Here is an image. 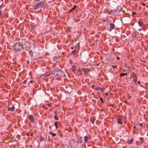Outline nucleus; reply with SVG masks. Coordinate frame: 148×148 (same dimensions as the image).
<instances>
[{
  "instance_id": "obj_36",
  "label": "nucleus",
  "mask_w": 148,
  "mask_h": 148,
  "mask_svg": "<svg viewBox=\"0 0 148 148\" xmlns=\"http://www.w3.org/2000/svg\"><path fill=\"white\" fill-rule=\"evenodd\" d=\"M33 27H34V26H33V25H31V27L32 29L33 28Z\"/></svg>"
},
{
  "instance_id": "obj_46",
  "label": "nucleus",
  "mask_w": 148,
  "mask_h": 148,
  "mask_svg": "<svg viewBox=\"0 0 148 148\" xmlns=\"http://www.w3.org/2000/svg\"><path fill=\"white\" fill-rule=\"evenodd\" d=\"M29 61H27V63H29Z\"/></svg>"
},
{
  "instance_id": "obj_4",
  "label": "nucleus",
  "mask_w": 148,
  "mask_h": 148,
  "mask_svg": "<svg viewBox=\"0 0 148 148\" xmlns=\"http://www.w3.org/2000/svg\"><path fill=\"white\" fill-rule=\"evenodd\" d=\"M123 121L122 116H119L118 117L117 119V122L118 123L121 124Z\"/></svg>"
},
{
  "instance_id": "obj_39",
  "label": "nucleus",
  "mask_w": 148,
  "mask_h": 148,
  "mask_svg": "<svg viewBox=\"0 0 148 148\" xmlns=\"http://www.w3.org/2000/svg\"><path fill=\"white\" fill-rule=\"evenodd\" d=\"M1 10H0V16H1Z\"/></svg>"
},
{
  "instance_id": "obj_17",
  "label": "nucleus",
  "mask_w": 148,
  "mask_h": 148,
  "mask_svg": "<svg viewBox=\"0 0 148 148\" xmlns=\"http://www.w3.org/2000/svg\"><path fill=\"white\" fill-rule=\"evenodd\" d=\"M140 140V143H142L143 142V138L142 137H140L139 138Z\"/></svg>"
},
{
  "instance_id": "obj_48",
  "label": "nucleus",
  "mask_w": 148,
  "mask_h": 148,
  "mask_svg": "<svg viewBox=\"0 0 148 148\" xmlns=\"http://www.w3.org/2000/svg\"><path fill=\"white\" fill-rule=\"evenodd\" d=\"M143 5H145V4H143Z\"/></svg>"
},
{
  "instance_id": "obj_9",
  "label": "nucleus",
  "mask_w": 148,
  "mask_h": 148,
  "mask_svg": "<svg viewBox=\"0 0 148 148\" xmlns=\"http://www.w3.org/2000/svg\"><path fill=\"white\" fill-rule=\"evenodd\" d=\"M133 141V139L131 138V139L128 140L127 142L129 144H132Z\"/></svg>"
},
{
  "instance_id": "obj_23",
  "label": "nucleus",
  "mask_w": 148,
  "mask_h": 148,
  "mask_svg": "<svg viewBox=\"0 0 148 148\" xmlns=\"http://www.w3.org/2000/svg\"><path fill=\"white\" fill-rule=\"evenodd\" d=\"M43 5H44V7H43V8H46L47 6V5L45 3H44Z\"/></svg>"
},
{
  "instance_id": "obj_20",
  "label": "nucleus",
  "mask_w": 148,
  "mask_h": 148,
  "mask_svg": "<svg viewBox=\"0 0 148 148\" xmlns=\"http://www.w3.org/2000/svg\"><path fill=\"white\" fill-rule=\"evenodd\" d=\"M137 81V77H134V79H133V82L134 83H135Z\"/></svg>"
},
{
  "instance_id": "obj_29",
  "label": "nucleus",
  "mask_w": 148,
  "mask_h": 148,
  "mask_svg": "<svg viewBox=\"0 0 148 148\" xmlns=\"http://www.w3.org/2000/svg\"><path fill=\"white\" fill-rule=\"evenodd\" d=\"M132 75L133 76H134V77H136V75L134 73H133Z\"/></svg>"
},
{
  "instance_id": "obj_25",
  "label": "nucleus",
  "mask_w": 148,
  "mask_h": 148,
  "mask_svg": "<svg viewBox=\"0 0 148 148\" xmlns=\"http://www.w3.org/2000/svg\"><path fill=\"white\" fill-rule=\"evenodd\" d=\"M44 140V138L43 137H42V136L40 137V140L41 141H43Z\"/></svg>"
},
{
  "instance_id": "obj_49",
  "label": "nucleus",
  "mask_w": 148,
  "mask_h": 148,
  "mask_svg": "<svg viewBox=\"0 0 148 148\" xmlns=\"http://www.w3.org/2000/svg\"><path fill=\"white\" fill-rule=\"evenodd\" d=\"M71 49H73V47H72V48H71Z\"/></svg>"
},
{
  "instance_id": "obj_13",
  "label": "nucleus",
  "mask_w": 148,
  "mask_h": 148,
  "mask_svg": "<svg viewBox=\"0 0 148 148\" xmlns=\"http://www.w3.org/2000/svg\"><path fill=\"white\" fill-rule=\"evenodd\" d=\"M84 140L85 142H87L88 141V138L86 136H85L84 137Z\"/></svg>"
},
{
  "instance_id": "obj_11",
  "label": "nucleus",
  "mask_w": 148,
  "mask_h": 148,
  "mask_svg": "<svg viewBox=\"0 0 148 148\" xmlns=\"http://www.w3.org/2000/svg\"><path fill=\"white\" fill-rule=\"evenodd\" d=\"M76 69V67L75 65H73L71 68L72 71H75Z\"/></svg>"
},
{
  "instance_id": "obj_10",
  "label": "nucleus",
  "mask_w": 148,
  "mask_h": 148,
  "mask_svg": "<svg viewBox=\"0 0 148 148\" xmlns=\"http://www.w3.org/2000/svg\"><path fill=\"white\" fill-rule=\"evenodd\" d=\"M44 3L42 1H41L39 3L40 5V7H41V8H42L43 7H44Z\"/></svg>"
},
{
  "instance_id": "obj_3",
  "label": "nucleus",
  "mask_w": 148,
  "mask_h": 148,
  "mask_svg": "<svg viewBox=\"0 0 148 148\" xmlns=\"http://www.w3.org/2000/svg\"><path fill=\"white\" fill-rule=\"evenodd\" d=\"M52 73L51 71L47 72L45 74L41 75L40 78L43 79H44L45 77H49Z\"/></svg>"
},
{
  "instance_id": "obj_35",
  "label": "nucleus",
  "mask_w": 148,
  "mask_h": 148,
  "mask_svg": "<svg viewBox=\"0 0 148 148\" xmlns=\"http://www.w3.org/2000/svg\"><path fill=\"white\" fill-rule=\"evenodd\" d=\"M138 125H140V126H142V124L141 123V124L139 123L137 125L138 126Z\"/></svg>"
},
{
  "instance_id": "obj_18",
  "label": "nucleus",
  "mask_w": 148,
  "mask_h": 148,
  "mask_svg": "<svg viewBox=\"0 0 148 148\" xmlns=\"http://www.w3.org/2000/svg\"><path fill=\"white\" fill-rule=\"evenodd\" d=\"M82 70L84 71V73H86L87 69H86L85 68H83L82 69Z\"/></svg>"
},
{
  "instance_id": "obj_31",
  "label": "nucleus",
  "mask_w": 148,
  "mask_h": 148,
  "mask_svg": "<svg viewBox=\"0 0 148 148\" xmlns=\"http://www.w3.org/2000/svg\"><path fill=\"white\" fill-rule=\"evenodd\" d=\"M90 71V69H87L86 72V73L87 74V72L89 71Z\"/></svg>"
},
{
  "instance_id": "obj_24",
  "label": "nucleus",
  "mask_w": 148,
  "mask_h": 148,
  "mask_svg": "<svg viewBox=\"0 0 148 148\" xmlns=\"http://www.w3.org/2000/svg\"><path fill=\"white\" fill-rule=\"evenodd\" d=\"M54 119L56 120H57L58 119V116L57 115H56L54 116Z\"/></svg>"
},
{
  "instance_id": "obj_15",
  "label": "nucleus",
  "mask_w": 148,
  "mask_h": 148,
  "mask_svg": "<svg viewBox=\"0 0 148 148\" xmlns=\"http://www.w3.org/2000/svg\"><path fill=\"white\" fill-rule=\"evenodd\" d=\"M90 120L91 122L92 123H93L94 122V117H91V118H90Z\"/></svg>"
},
{
  "instance_id": "obj_26",
  "label": "nucleus",
  "mask_w": 148,
  "mask_h": 148,
  "mask_svg": "<svg viewBox=\"0 0 148 148\" xmlns=\"http://www.w3.org/2000/svg\"><path fill=\"white\" fill-rule=\"evenodd\" d=\"M76 5H75L73 8L72 9V10H70L69 11V12H70L71 11H72V10H75V9L76 8Z\"/></svg>"
},
{
  "instance_id": "obj_41",
  "label": "nucleus",
  "mask_w": 148,
  "mask_h": 148,
  "mask_svg": "<svg viewBox=\"0 0 148 148\" xmlns=\"http://www.w3.org/2000/svg\"><path fill=\"white\" fill-rule=\"evenodd\" d=\"M32 82H33V81H30V82H31V83H32Z\"/></svg>"
},
{
  "instance_id": "obj_40",
  "label": "nucleus",
  "mask_w": 148,
  "mask_h": 148,
  "mask_svg": "<svg viewBox=\"0 0 148 148\" xmlns=\"http://www.w3.org/2000/svg\"><path fill=\"white\" fill-rule=\"evenodd\" d=\"M117 59H118V60H119V58L118 57H117Z\"/></svg>"
},
{
  "instance_id": "obj_32",
  "label": "nucleus",
  "mask_w": 148,
  "mask_h": 148,
  "mask_svg": "<svg viewBox=\"0 0 148 148\" xmlns=\"http://www.w3.org/2000/svg\"><path fill=\"white\" fill-rule=\"evenodd\" d=\"M99 89H100V88L99 87L96 88H95V90H99Z\"/></svg>"
},
{
  "instance_id": "obj_19",
  "label": "nucleus",
  "mask_w": 148,
  "mask_h": 148,
  "mask_svg": "<svg viewBox=\"0 0 148 148\" xmlns=\"http://www.w3.org/2000/svg\"><path fill=\"white\" fill-rule=\"evenodd\" d=\"M138 24L140 26H142L143 25V23H141L140 21H138Z\"/></svg>"
},
{
  "instance_id": "obj_7",
  "label": "nucleus",
  "mask_w": 148,
  "mask_h": 148,
  "mask_svg": "<svg viewBox=\"0 0 148 148\" xmlns=\"http://www.w3.org/2000/svg\"><path fill=\"white\" fill-rule=\"evenodd\" d=\"M29 119L32 122H33L34 121L33 117L32 115H30L29 117Z\"/></svg>"
},
{
  "instance_id": "obj_42",
  "label": "nucleus",
  "mask_w": 148,
  "mask_h": 148,
  "mask_svg": "<svg viewBox=\"0 0 148 148\" xmlns=\"http://www.w3.org/2000/svg\"><path fill=\"white\" fill-rule=\"evenodd\" d=\"M138 84H139V83H140V82H139V81H138Z\"/></svg>"
},
{
  "instance_id": "obj_8",
  "label": "nucleus",
  "mask_w": 148,
  "mask_h": 148,
  "mask_svg": "<svg viewBox=\"0 0 148 148\" xmlns=\"http://www.w3.org/2000/svg\"><path fill=\"white\" fill-rule=\"evenodd\" d=\"M132 38H135L136 37V32L135 31L133 32L132 34Z\"/></svg>"
},
{
  "instance_id": "obj_6",
  "label": "nucleus",
  "mask_w": 148,
  "mask_h": 148,
  "mask_svg": "<svg viewBox=\"0 0 148 148\" xmlns=\"http://www.w3.org/2000/svg\"><path fill=\"white\" fill-rule=\"evenodd\" d=\"M110 31L114 28V27H115V26L113 24L111 23L110 25Z\"/></svg>"
},
{
  "instance_id": "obj_38",
  "label": "nucleus",
  "mask_w": 148,
  "mask_h": 148,
  "mask_svg": "<svg viewBox=\"0 0 148 148\" xmlns=\"http://www.w3.org/2000/svg\"><path fill=\"white\" fill-rule=\"evenodd\" d=\"M110 71H111L112 72V70H113V69H112V68H110Z\"/></svg>"
},
{
  "instance_id": "obj_5",
  "label": "nucleus",
  "mask_w": 148,
  "mask_h": 148,
  "mask_svg": "<svg viewBox=\"0 0 148 148\" xmlns=\"http://www.w3.org/2000/svg\"><path fill=\"white\" fill-rule=\"evenodd\" d=\"M40 4L39 3H38L37 4H35L34 6V10H36L40 8Z\"/></svg>"
},
{
  "instance_id": "obj_45",
  "label": "nucleus",
  "mask_w": 148,
  "mask_h": 148,
  "mask_svg": "<svg viewBox=\"0 0 148 148\" xmlns=\"http://www.w3.org/2000/svg\"><path fill=\"white\" fill-rule=\"evenodd\" d=\"M64 52H62V54H64Z\"/></svg>"
},
{
  "instance_id": "obj_34",
  "label": "nucleus",
  "mask_w": 148,
  "mask_h": 148,
  "mask_svg": "<svg viewBox=\"0 0 148 148\" xmlns=\"http://www.w3.org/2000/svg\"><path fill=\"white\" fill-rule=\"evenodd\" d=\"M100 99L101 100V102L102 103H103V99H102V98H100Z\"/></svg>"
},
{
  "instance_id": "obj_28",
  "label": "nucleus",
  "mask_w": 148,
  "mask_h": 148,
  "mask_svg": "<svg viewBox=\"0 0 148 148\" xmlns=\"http://www.w3.org/2000/svg\"><path fill=\"white\" fill-rule=\"evenodd\" d=\"M100 90L102 92H103L104 90V89L103 88H100Z\"/></svg>"
},
{
  "instance_id": "obj_27",
  "label": "nucleus",
  "mask_w": 148,
  "mask_h": 148,
  "mask_svg": "<svg viewBox=\"0 0 148 148\" xmlns=\"http://www.w3.org/2000/svg\"><path fill=\"white\" fill-rule=\"evenodd\" d=\"M127 75L126 73H121L120 74V76H124V75Z\"/></svg>"
},
{
  "instance_id": "obj_37",
  "label": "nucleus",
  "mask_w": 148,
  "mask_h": 148,
  "mask_svg": "<svg viewBox=\"0 0 148 148\" xmlns=\"http://www.w3.org/2000/svg\"><path fill=\"white\" fill-rule=\"evenodd\" d=\"M26 82V80H25L24 82H23V84H25V83Z\"/></svg>"
},
{
  "instance_id": "obj_12",
  "label": "nucleus",
  "mask_w": 148,
  "mask_h": 148,
  "mask_svg": "<svg viewBox=\"0 0 148 148\" xmlns=\"http://www.w3.org/2000/svg\"><path fill=\"white\" fill-rule=\"evenodd\" d=\"M14 109V107L12 106L11 107L9 108L8 109V110L12 111Z\"/></svg>"
},
{
  "instance_id": "obj_1",
  "label": "nucleus",
  "mask_w": 148,
  "mask_h": 148,
  "mask_svg": "<svg viewBox=\"0 0 148 148\" xmlns=\"http://www.w3.org/2000/svg\"><path fill=\"white\" fill-rule=\"evenodd\" d=\"M53 75L56 76H63L65 77V75L62 71L58 69H57L52 72Z\"/></svg>"
},
{
  "instance_id": "obj_22",
  "label": "nucleus",
  "mask_w": 148,
  "mask_h": 148,
  "mask_svg": "<svg viewBox=\"0 0 148 148\" xmlns=\"http://www.w3.org/2000/svg\"><path fill=\"white\" fill-rule=\"evenodd\" d=\"M49 134H52V136L54 137L56 136V134H53L50 132H49Z\"/></svg>"
},
{
  "instance_id": "obj_44",
  "label": "nucleus",
  "mask_w": 148,
  "mask_h": 148,
  "mask_svg": "<svg viewBox=\"0 0 148 148\" xmlns=\"http://www.w3.org/2000/svg\"><path fill=\"white\" fill-rule=\"evenodd\" d=\"M138 30H139V31H141V29H138Z\"/></svg>"
},
{
  "instance_id": "obj_43",
  "label": "nucleus",
  "mask_w": 148,
  "mask_h": 148,
  "mask_svg": "<svg viewBox=\"0 0 148 148\" xmlns=\"http://www.w3.org/2000/svg\"><path fill=\"white\" fill-rule=\"evenodd\" d=\"M33 133H32V134H31V136H32V135H33Z\"/></svg>"
},
{
  "instance_id": "obj_16",
  "label": "nucleus",
  "mask_w": 148,
  "mask_h": 148,
  "mask_svg": "<svg viewBox=\"0 0 148 148\" xmlns=\"http://www.w3.org/2000/svg\"><path fill=\"white\" fill-rule=\"evenodd\" d=\"M54 125L56 128H58V122H55L54 124Z\"/></svg>"
},
{
  "instance_id": "obj_21",
  "label": "nucleus",
  "mask_w": 148,
  "mask_h": 148,
  "mask_svg": "<svg viewBox=\"0 0 148 148\" xmlns=\"http://www.w3.org/2000/svg\"><path fill=\"white\" fill-rule=\"evenodd\" d=\"M77 52V50L75 49V50H74L73 51H72V53H73V54H75Z\"/></svg>"
},
{
  "instance_id": "obj_33",
  "label": "nucleus",
  "mask_w": 148,
  "mask_h": 148,
  "mask_svg": "<svg viewBox=\"0 0 148 148\" xmlns=\"http://www.w3.org/2000/svg\"><path fill=\"white\" fill-rule=\"evenodd\" d=\"M112 67L113 68V69H114V67H116V66H112Z\"/></svg>"
},
{
  "instance_id": "obj_30",
  "label": "nucleus",
  "mask_w": 148,
  "mask_h": 148,
  "mask_svg": "<svg viewBox=\"0 0 148 148\" xmlns=\"http://www.w3.org/2000/svg\"><path fill=\"white\" fill-rule=\"evenodd\" d=\"M79 43H77V45H75V47H78V46H79V45H79Z\"/></svg>"
},
{
  "instance_id": "obj_14",
  "label": "nucleus",
  "mask_w": 148,
  "mask_h": 148,
  "mask_svg": "<svg viewBox=\"0 0 148 148\" xmlns=\"http://www.w3.org/2000/svg\"><path fill=\"white\" fill-rule=\"evenodd\" d=\"M29 52L30 56H33L34 53L32 50H29Z\"/></svg>"
},
{
  "instance_id": "obj_47",
  "label": "nucleus",
  "mask_w": 148,
  "mask_h": 148,
  "mask_svg": "<svg viewBox=\"0 0 148 148\" xmlns=\"http://www.w3.org/2000/svg\"><path fill=\"white\" fill-rule=\"evenodd\" d=\"M134 128H135V126H134Z\"/></svg>"
},
{
  "instance_id": "obj_2",
  "label": "nucleus",
  "mask_w": 148,
  "mask_h": 148,
  "mask_svg": "<svg viewBox=\"0 0 148 148\" xmlns=\"http://www.w3.org/2000/svg\"><path fill=\"white\" fill-rule=\"evenodd\" d=\"M23 49V44L20 42H17L13 46V49L16 51H21Z\"/></svg>"
}]
</instances>
